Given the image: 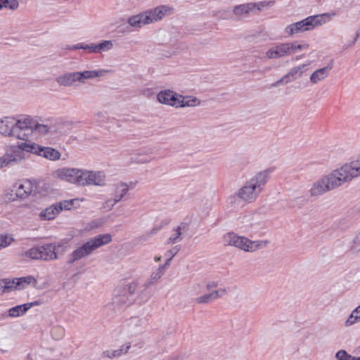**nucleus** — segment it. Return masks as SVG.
I'll list each match as a JSON object with an SVG mask.
<instances>
[{"mask_svg": "<svg viewBox=\"0 0 360 360\" xmlns=\"http://www.w3.org/2000/svg\"><path fill=\"white\" fill-rule=\"evenodd\" d=\"M56 82L60 86H72L75 82H79L78 72H72L63 74L56 78Z\"/></svg>", "mask_w": 360, "mask_h": 360, "instance_id": "5701e85b", "label": "nucleus"}, {"mask_svg": "<svg viewBox=\"0 0 360 360\" xmlns=\"http://www.w3.org/2000/svg\"><path fill=\"white\" fill-rule=\"evenodd\" d=\"M98 53L106 52L113 48V43L110 40H104L101 43L97 44Z\"/></svg>", "mask_w": 360, "mask_h": 360, "instance_id": "a18cd8bd", "label": "nucleus"}, {"mask_svg": "<svg viewBox=\"0 0 360 360\" xmlns=\"http://www.w3.org/2000/svg\"><path fill=\"white\" fill-rule=\"evenodd\" d=\"M352 249L355 252H360V232L353 240Z\"/></svg>", "mask_w": 360, "mask_h": 360, "instance_id": "6e6d98bb", "label": "nucleus"}, {"mask_svg": "<svg viewBox=\"0 0 360 360\" xmlns=\"http://www.w3.org/2000/svg\"><path fill=\"white\" fill-rule=\"evenodd\" d=\"M290 56L302 50L307 49L309 45L307 43L299 44L297 41L288 42Z\"/></svg>", "mask_w": 360, "mask_h": 360, "instance_id": "4c0bfd02", "label": "nucleus"}, {"mask_svg": "<svg viewBox=\"0 0 360 360\" xmlns=\"http://www.w3.org/2000/svg\"><path fill=\"white\" fill-rule=\"evenodd\" d=\"M333 170L314 182L309 189L311 197H317L342 187Z\"/></svg>", "mask_w": 360, "mask_h": 360, "instance_id": "423d86ee", "label": "nucleus"}, {"mask_svg": "<svg viewBox=\"0 0 360 360\" xmlns=\"http://www.w3.org/2000/svg\"><path fill=\"white\" fill-rule=\"evenodd\" d=\"M5 7L15 11L19 7V3L17 0H1Z\"/></svg>", "mask_w": 360, "mask_h": 360, "instance_id": "864d4df0", "label": "nucleus"}, {"mask_svg": "<svg viewBox=\"0 0 360 360\" xmlns=\"http://www.w3.org/2000/svg\"><path fill=\"white\" fill-rule=\"evenodd\" d=\"M308 70V64H301L290 68L288 71L292 79L294 80L302 77V74Z\"/></svg>", "mask_w": 360, "mask_h": 360, "instance_id": "2f4dec72", "label": "nucleus"}, {"mask_svg": "<svg viewBox=\"0 0 360 360\" xmlns=\"http://www.w3.org/2000/svg\"><path fill=\"white\" fill-rule=\"evenodd\" d=\"M4 198L6 202H11L18 200L14 191V184L6 189L4 193Z\"/></svg>", "mask_w": 360, "mask_h": 360, "instance_id": "37998d69", "label": "nucleus"}, {"mask_svg": "<svg viewBox=\"0 0 360 360\" xmlns=\"http://www.w3.org/2000/svg\"><path fill=\"white\" fill-rule=\"evenodd\" d=\"M111 240L112 236L109 233L99 234L90 238L86 243L72 253L70 262L72 263L90 255L102 245L108 244Z\"/></svg>", "mask_w": 360, "mask_h": 360, "instance_id": "20e7f679", "label": "nucleus"}, {"mask_svg": "<svg viewBox=\"0 0 360 360\" xmlns=\"http://www.w3.org/2000/svg\"><path fill=\"white\" fill-rule=\"evenodd\" d=\"M17 279H4L0 282V290L1 294L9 292L13 290L18 289L16 284Z\"/></svg>", "mask_w": 360, "mask_h": 360, "instance_id": "cd10ccee", "label": "nucleus"}, {"mask_svg": "<svg viewBox=\"0 0 360 360\" xmlns=\"http://www.w3.org/2000/svg\"><path fill=\"white\" fill-rule=\"evenodd\" d=\"M25 121L28 122L25 125L27 129L25 134V141L32 135L34 131H36L41 135H45L50 131L51 128L49 125L38 123L30 115H25Z\"/></svg>", "mask_w": 360, "mask_h": 360, "instance_id": "4468645a", "label": "nucleus"}, {"mask_svg": "<svg viewBox=\"0 0 360 360\" xmlns=\"http://www.w3.org/2000/svg\"><path fill=\"white\" fill-rule=\"evenodd\" d=\"M149 298H150V292L146 288L139 293V295L136 299V301L137 303L141 304H144L146 302H148Z\"/></svg>", "mask_w": 360, "mask_h": 360, "instance_id": "49530a36", "label": "nucleus"}, {"mask_svg": "<svg viewBox=\"0 0 360 360\" xmlns=\"http://www.w3.org/2000/svg\"><path fill=\"white\" fill-rule=\"evenodd\" d=\"M15 147V149L21 153L22 158L20 162L25 160V153H30L38 155L40 153L41 146L34 142H21L18 143L16 146H11Z\"/></svg>", "mask_w": 360, "mask_h": 360, "instance_id": "aec40b11", "label": "nucleus"}, {"mask_svg": "<svg viewBox=\"0 0 360 360\" xmlns=\"http://www.w3.org/2000/svg\"><path fill=\"white\" fill-rule=\"evenodd\" d=\"M26 256L32 259H41L39 247L33 248L27 251Z\"/></svg>", "mask_w": 360, "mask_h": 360, "instance_id": "8fccbe9b", "label": "nucleus"}, {"mask_svg": "<svg viewBox=\"0 0 360 360\" xmlns=\"http://www.w3.org/2000/svg\"><path fill=\"white\" fill-rule=\"evenodd\" d=\"M287 43H281L268 49L266 56L269 59H278L289 56V49Z\"/></svg>", "mask_w": 360, "mask_h": 360, "instance_id": "a211bd4d", "label": "nucleus"}, {"mask_svg": "<svg viewBox=\"0 0 360 360\" xmlns=\"http://www.w3.org/2000/svg\"><path fill=\"white\" fill-rule=\"evenodd\" d=\"M132 182L127 184L122 181L112 184L111 186V195L112 198L115 199V201L119 202L127 195L130 187H132Z\"/></svg>", "mask_w": 360, "mask_h": 360, "instance_id": "6ab92c4d", "label": "nucleus"}, {"mask_svg": "<svg viewBox=\"0 0 360 360\" xmlns=\"http://www.w3.org/2000/svg\"><path fill=\"white\" fill-rule=\"evenodd\" d=\"M51 335L55 340H60L65 335V329L62 326H55L51 330Z\"/></svg>", "mask_w": 360, "mask_h": 360, "instance_id": "79ce46f5", "label": "nucleus"}, {"mask_svg": "<svg viewBox=\"0 0 360 360\" xmlns=\"http://www.w3.org/2000/svg\"><path fill=\"white\" fill-rule=\"evenodd\" d=\"M137 287V283L131 282L117 288L112 299V304L116 307L131 304L134 300L133 295Z\"/></svg>", "mask_w": 360, "mask_h": 360, "instance_id": "0eeeda50", "label": "nucleus"}, {"mask_svg": "<svg viewBox=\"0 0 360 360\" xmlns=\"http://www.w3.org/2000/svg\"><path fill=\"white\" fill-rule=\"evenodd\" d=\"M215 297L212 291L205 294L196 298L195 302L198 304H208L215 300Z\"/></svg>", "mask_w": 360, "mask_h": 360, "instance_id": "a19ab883", "label": "nucleus"}, {"mask_svg": "<svg viewBox=\"0 0 360 360\" xmlns=\"http://www.w3.org/2000/svg\"><path fill=\"white\" fill-rule=\"evenodd\" d=\"M275 3L274 1H261L257 3H248L236 6L233 9V13L237 17L240 18L250 13H255V11H261L264 8L271 6Z\"/></svg>", "mask_w": 360, "mask_h": 360, "instance_id": "1a4fd4ad", "label": "nucleus"}, {"mask_svg": "<svg viewBox=\"0 0 360 360\" xmlns=\"http://www.w3.org/2000/svg\"><path fill=\"white\" fill-rule=\"evenodd\" d=\"M149 24L162 20L166 16L174 13V8L169 5H160L155 8L146 11Z\"/></svg>", "mask_w": 360, "mask_h": 360, "instance_id": "9d476101", "label": "nucleus"}, {"mask_svg": "<svg viewBox=\"0 0 360 360\" xmlns=\"http://www.w3.org/2000/svg\"><path fill=\"white\" fill-rule=\"evenodd\" d=\"M269 170L257 172L252 176L234 194L242 202L252 203L259 198L269 179Z\"/></svg>", "mask_w": 360, "mask_h": 360, "instance_id": "f257e3e1", "label": "nucleus"}, {"mask_svg": "<svg viewBox=\"0 0 360 360\" xmlns=\"http://www.w3.org/2000/svg\"><path fill=\"white\" fill-rule=\"evenodd\" d=\"M127 22L131 27L135 28H141L143 25H149L146 11L129 17Z\"/></svg>", "mask_w": 360, "mask_h": 360, "instance_id": "393cba45", "label": "nucleus"}, {"mask_svg": "<svg viewBox=\"0 0 360 360\" xmlns=\"http://www.w3.org/2000/svg\"><path fill=\"white\" fill-rule=\"evenodd\" d=\"M219 285L218 283L216 281H210L206 285V288L210 292L214 290V289L217 288Z\"/></svg>", "mask_w": 360, "mask_h": 360, "instance_id": "052dcab7", "label": "nucleus"}, {"mask_svg": "<svg viewBox=\"0 0 360 360\" xmlns=\"http://www.w3.org/2000/svg\"><path fill=\"white\" fill-rule=\"evenodd\" d=\"M326 18H329L328 13L309 16L301 21L287 26L285 29V32L289 37H292L294 34L301 33L304 31L311 30L325 23Z\"/></svg>", "mask_w": 360, "mask_h": 360, "instance_id": "39448f33", "label": "nucleus"}, {"mask_svg": "<svg viewBox=\"0 0 360 360\" xmlns=\"http://www.w3.org/2000/svg\"><path fill=\"white\" fill-rule=\"evenodd\" d=\"M66 49L69 50L84 49L89 50L90 53H98L97 44H90L86 45H84V44H77L74 46H69Z\"/></svg>", "mask_w": 360, "mask_h": 360, "instance_id": "c9c22d12", "label": "nucleus"}, {"mask_svg": "<svg viewBox=\"0 0 360 360\" xmlns=\"http://www.w3.org/2000/svg\"><path fill=\"white\" fill-rule=\"evenodd\" d=\"M38 155L51 161H56L60 160L61 153L59 150L53 148L41 146L40 153Z\"/></svg>", "mask_w": 360, "mask_h": 360, "instance_id": "a878e982", "label": "nucleus"}, {"mask_svg": "<svg viewBox=\"0 0 360 360\" xmlns=\"http://www.w3.org/2000/svg\"><path fill=\"white\" fill-rule=\"evenodd\" d=\"M160 231V228L154 227L152 229L145 232L137 238L139 243H144L148 241L150 238L155 236Z\"/></svg>", "mask_w": 360, "mask_h": 360, "instance_id": "ea45409f", "label": "nucleus"}, {"mask_svg": "<svg viewBox=\"0 0 360 360\" xmlns=\"http://www.w3.org/2000/svg\"><path fill=\"white\" fill-rule=\"evenodd\" d=\"M354 360H360V356L359 357H354Z\"/></svg>", "mask_w": 360, "mask_h": 360, "instance_id": "338daca9", "label": "nucleus"}, {"mask_svg": "<svg viewBox=\"0 0 360 360\" xmlns=\"http://www.w3.org/2000/svg\"><path fill=\"white\" fill-rule=\"evenodd\" d=\"M61 248L59 243H49L39 246L40 258L42 260H53L58 259V250Z\"/></svg>", "mask_w": 360, "mask_h": 360, "instance_id": "dca6fc26", "label": "nucleus"}, {"mask_svg": "<svg viewBox=\"0 0 360 360\" xmlns=\"http://www.w3.org/2000/svg\"><path fill=\"white\" fill-rule=\"evenodd\" d=\"M200 104V101L195 97L189 98L181 95V98L179 101L178 108L195 107L199 105Z\"/></svg>", "mask_w": 360, "mask_h": 360, "instance_id": "7c9ffc66", "label": "nucleus"}, {"mask_svg": "<svg viewBox=\"0 0 360 360\" xmlns=\"http://www.w3.org/2000/svg\"><path fill=\"white\" fill-rule=\"evenodd\" d=\"M21 153L15 147L8 148L3 156L0 157V169L20 164Z\"/></svg>", "mask_w": 360, "mask_h": 360, "instance_id": "ddd939ff", "label": "nucleus"}, {"mask_svg": "<svg viewBox=\"0 0 360 360\" xmlns=\"http://www.w3.org/2000/svg\"><path fill=\"white\" fill-rule=\"evenodd\" d=\"M117 201H115V199L113 198L107 200L103 205V209L106 210H110L112 207L117 203Z\"/></svg>", "mask_w": 360, "mask_h": 360, "instance_id": "4d7b16f0", "label": "nucleus"}, {"mask_svg": "<svg viewBox=\"0 0 360 360\" xmlns=\"http://www.w3.org/2000/svg\"><path fill=\"white\" fill-rule=\"evenodd\" d=\"M333 68V63H330L327 66L321 68L314 71L309 77V81L312 84H317L326 79L330 75Z\"/></svg>", "mask_w": 360, "mask_h": 360, "instance_id": "4be33fe9", "label": "nucleus"}, {"mask_svg": "<svg viewBox=\"0 0 360 360\" xmlns=\"http://www.w3.org/2000/svg\"><path fill=\"white\" fill-rule=\"evenodd\" d=\"M109 70H84L82 72H77L79 75V82L84 83L86 79H92L97 77H101L109 73Z\"/></svg>", "mask_w": 360, "mask_h": 360, "instance_id": "b1692460", "label": "nucleus"}, {"mask_svg": "<svg viewBox=\"0 0 360 360\" xmlns=\"http://www.w3.org/2000/svg\"><path fill=\"white\" fill-rule=\"evenodd\" d=\"M172 259H169V258L167 257L166 262L165 264L160 265L159 266H162L164 271H165L166 269L170 265V262Z\"/></svg>", "mask_w": 360, "mask_h": 360, "instance_id": "e2e57ef3", "label": "nucleus"}, {"mask_svg": "<svg viewBox=\"0 0 360 360\" xmlns=\"http://www.w3.org/2000/svg\"><path fill=\"white\" fill-rule=\"evenodd\" d=\"M11 347V344L8 338L0 335V351L3 353L7 352Z\"/></svg>", "mask_w": 360, "mask_h": 360, "instance_id": "de8ad7c7", "label": "nucleus"}, {"mask_svg": "<svg viewBox=\"0 0 360 360\" xmlns=\"http://www.w3.org/2000/svg\"><path fill=\"white\" fill-rule=\"evenodd\" d=\"M334 173L338 178V181L341 184L342 186H344L346 184H348L345 177L343 176L342 172H340V167H337L336 169H333Z\"/></svg>", "mask_w": 360, "mask_h": 360, "instance_id": "5fc2aeb1", "label": "nucleus"}, {"mask_svg": "<svg viewBox=\"0 0 360 360\" xmlns=\"http://www.w3.org/2000/svg\"><path fill=\"white\" fill-rule=\"evenodd\" d=\"M179 250L180 248L179 246H174L165 252V257L169 258V259H172V258L179 252Z\"/></svg>", "mask_w": 360, "mask_h": 360, "instance_id": "13d9d810", "label": "nucleus"}, {"mask_svg": "<svg viewBox=\"0 0 360 360\" xmlns=\"http://www.w3.org/2000/svg\"><path fill=\"white\" fill-rule=\"evenodd\" d=\"M294 81V79L291 78V76L290 75L289 72H288L283 77H282L279 80L276 82L275 83L271 84L272 87H276L280 84H287L291 82Z\"/></svg>", "mask_w": 360, "mask_h": 360, "instance_id": "3c124183", "label": "nucleus"}, {"mask_svg": "<svg viewBox=\"0 0 360 360\" xmlns=\"http://www.w3.org/2000/svg\"><path fill=\"white\" fill-rule=\"evenodd\" d=\"M16 284L18 285V289L24 288L27 285L30 284H32L33 287L37 288V281L36 278L32 276L16 278Z\"/></svg>", "mask_w": 360, "mask_h": 360, "instance_id": "72a5a7b5", "label": "nucleus"}, {"mask_svg": "<svg viewBox=\"0 0 360 360\" xmlns=\"http://www.w3.org/2000/svg\"><path fill=\"white\" fill-rule=\"evenodd\" d=\"M25 115L17 117H4L0 119V134L5 137L15 138L25 141V126L28 122L25 121Z\"/></svg>", "mask_w": 360, "mask_h": 360, "instance_id": "f03ea898", "label": "nucleus"}, {"mask_svg": "<svg viewBox=\"0 0 360 360\" xmlns=\"http://www.w3.org/2000/svg\"><path fill=\"white\" fill-rule=\"evenodd\" d=\"M77 199L70 200H63L56 202L43 210L39 213V217L41 220H52L63 210H70Z\"/></svg>", "mask_w": 360, "mask_h": 360, "instance_id": "6e6552de", "label": "nucleus"}, {"mask_svg": "<svg viewBox=\"0 0 360 360\" xmlns=\"http://www.w3.org/2000/svg\"><path fill=\"white\" fill-rule=\"evenodd\" d=\"M27 311V307L25 304L17 305L8 310V316L11 317H18L22 316Z\"/></svg>", "mask_w": 360, "mask_h": 360, "instance_id": "e433bc0d", "label": "nucleus"}, {"mask_svg": "<svg viewBox=\"0 0 360 360\" xmlns=\"http://www.w3.org/2000/svg\"><path fill=\"white\" fill-rule=\"evenodd\" d=\"M14 238L10 235H0V250L9 246Z\"/></svg>", "mask_w": 360, "mask_h": 360, "instance_id": "09e8293b", "label": "nucleus"}, {"mask_svg": "<svg viewBox=\"0 0 360 360\" xmlns=\"http://www.w3.org/2000/svg\"><path fill=\"white\" fill-rule=\"evenodd\" d=\"M165 271L162 266H158L155 271H153L150 277L147 279L145 283V287H149L155 284L161 277L164 275Z\"/></svg>", "mask_w": 360, "mask_h": 360, "instance_id": "c756f323", "label": "nucleus"}, {"mask_svg": "<svg viewBox=\"0 0 360 360\" xmlns=\"http://www.w3.org/2000/svg\"><path fill=\"white\" fill-rule=\"evenodd\" d=\"M69 183L75 184L81 186L82 180V169H78L76 168H70Z\"/></svg>", "mask_w": 360, "mask_h": 360, "instance_id": "473e14b6", "label": "nucleus"}, {"mask_svg": "<svg viewBox=\"0 0 360 360\" xmlns=\"http://www.w3.org/2000/svg\"><path fill=\"white\" fill-rule=\"evenodd\" d=\"M131 347V344L127 342L123 345H122L117 349H110L104 351L102 354V358H108V359H114L119 357L123 354H125L128 352L129 349Z\"/></svg>", "mask_w": 360, "mask_h": 360, "instance_id": "bb28decb", "label": "nucleus"}, {"mask_svg": "<svg viewBox=\"0 0 360 360\" xmlns=\"http://www.w3.org/2000/svg\"><path fill=\"white\" fill-rule=\"evenodd\" d=\"M162 257L161 256H155L154 260L156 262H159L161 261Z\"/></svg>", "mask_w": 360, "mask_h": 360, "instance_id": "69168bd1", "label": "nucleus"}, {"mask_svg": "<svg viewBox=\"0 0 360 360\" xmlns=\"http://www.w3.org/2000/svg\"><path fill=\"white\" fill-rule=\"evenodd\" d=\"M181 95L170 89L160 91L157 95V100L160 103L178 108Z\"/></svg>", "mask_w": 360, "mask_h": 360, "instance_id": "2eb2a0df", "label": "nucleus"}, {"mask_svg": "<svg viewBox=\"0 0 360 360\" xmlns=\"http://www.w3.org/2000/svg\"><path fill=\"white\" fill-rule=\"evenodd\" d=\"M193 287H195V288H199L200 286H199V285H198V284H195V285H194V286H193Z\"/></svg>", "mask_w": 360, "mask_h": 360, "instance_id": "774afa93", "label": "nucleus"}, {"mask_svg": "<svg viewBox=\"0 0 360 360\" xmlns=\"http://www.w3.org/2000/svg\"><path fill=\"white\" fill-rule=\"evenodd\" d=\"M32 190V184L29 181H18L14 184V191L18 200H24L28 198Z\"/></svg>", "mask_w": 360, "mask_h": 360, "instance_id": "412c9836", "label": "nucleus"}, {"mask_svg": "<svg viewBox=\"0 0 360 360\" xmlns=\"http://www.w3.org/2000/svg\"><path fill=\"white\" fill-rule=\"evenodd\" d=\"M353 357L354 356L349 354L344 349L339 350L335 354V358L337 360H349V359H353Z\"/></svg>", "mask_w": 360, "mask_h": 360, "instance_id": "603ef678", "label": "nucleus"}, {"mask_svg": "<svg viewBox=\"0 0 360 360\" xmlns=\"http://www.w3.org/2000/svg\"><path fill=\"white\" fill-rule=\"evenodd\" d=\"M359 38H360V28L356 32V37L352 42V44H354Z\"/></svg>", "mask_w": 360, "mask_h": 360, "instance_id": "0e129e2a", "label": "nucleus"}, {"mask_svg": "<svg viewBox=\"0 0 360 360\" xmlns=\"http://www.w3.org/2000/svg\"><path fill=\"white\" fill-rule=\"evenodd\" d=\"M212 292L216 300L224 296L227 293L226 288H219L218 290H213Z\"/></svg>", "mask_w": 360, "mask_h": 360, "instance_id": "bf43d9fd", "label": "nucleus"}, {"mask_svg": "<svg viewBox=\"0 0 360 360\" xmlns=\"http://www.w3.org/2000/svg\"><path fill=\"white\" fill-rule=\"evenodd\" d=\"M223 242L225 245L233 246L247 252H254L268 245V240H251L248 238L239 236L234 232L224 235Z\"/></svg>", "mask_w": 360, "mask_h": 360, "instance_id": "7ed1b4c3", "label": "nucleus"}, {"mask_svg": "<svg viewBox=\"0 0 360 360\" xmlns=\"http://www.w3.org/2000/svg\"><path fill=\"white\" fill-rule=\"evenodd\" d=\"M4 198L6 202H11L18 200L14 191V184L6 189L4 193Z\"/></svg>", "mask_w": 360, "mask_h": 360, "instance_id": "c03bdc74", "label": "nucleus"}, {"mask_svg": "<svg viewBox=\"0 0 360 360\" xmlns=\"http://www.w3.org/2000/svg\"><path fill=\"white\" fill-rule=\"evenodd\" d=\"M189 224L186 222H181L174 227L170 236L167 240L166 244H175L183 240V236L188 231Z\"/></svg>", "mask_w": 360, "mask_h": 360, "instance_id": "f3484780", "label": "nucleus"}, {"mask_svg": "<svg viewBox=\"0 0 360 360\" xmlns=\"http://www.w3.org/2000/svg\"><path fill=\"white\" fill-rule=\"evenodd\" d=\"M41 301L36 300L32 302L25 303V305L27 307V311H28L32 307L38 306V305L41 304Z\"/></svg>", "mask_w": 360, "mask_h": 360, "instance_id": "680f3d73", "label": "nucleus"}, {"mask_svg": "<svg viewBox=\"0 0 360 360\" xmlns=\"http://www.w3.org/2000/svg\"><path fill=\"white\" fill-rule=\"evenodd\" d=\"M243 220L252 229H257L261 223L260 215L258 213H249L244 216Z\"/></svg>", "mask_w": 360, "mask_h": 360, "instance_id": "c85d7f7f", "label": "nucleus"}, {"mask_svg": "<svg viewBox=\"0 0 360 360\" xmlns=\"http://www.w3.org/2000/svg\"><path fill=\"white\" fill-rule=\"evenodd\" d=\"M339 167L348 184L360 176V161L359 158L345 162Z\"/></svg>", "mask_w": 360, "mask_h": 360, "instance_id": "f8f14e48", "label": "nucleus"}, {"mask_svg": "<svg viewBox=\"0 0 360 360\" xmlns=\"http://www.w3.org/2000/svg\"><path fill=\"white\" fill-rule=\"evenodd\" d=\"M105 174L101 171L82 170V180L81 186L105 185Z\"/></svg>", "mask_w": 360, "mask_h": 360, "instance_id": "9b49d317", "label": "nucleus"}, {"mask_svg": "<svg viewBox=\"0 0 360 360\" xmlns=\"http://www.w3.org/2000/svg\"><path fill=\"white\" fill-rule=\"evenodd\" d=\"M70 168L63 167L55 170L52 176L55 179H58L64 181L68 182L70 177Z\"/></svg>", "mask_w": 360, "mask_h": 360, "instance_id": "f704fd0d", "label": "nucleus"}, {"mask_svg": "<svg viewBox=\"0 0 360 360\" xmlns=\"http://www.w3.org/2000/svg\"><path fill=\"white\" fill-rule=\"evenodd\" d=\"M360 321V305L357 307L347 318L345 325L349 326Z\"/></svg>", "mask_w": 360, "mask_h": 360, "instance_id": "58836bf2", "label": "nucleus"}]
</instances>
